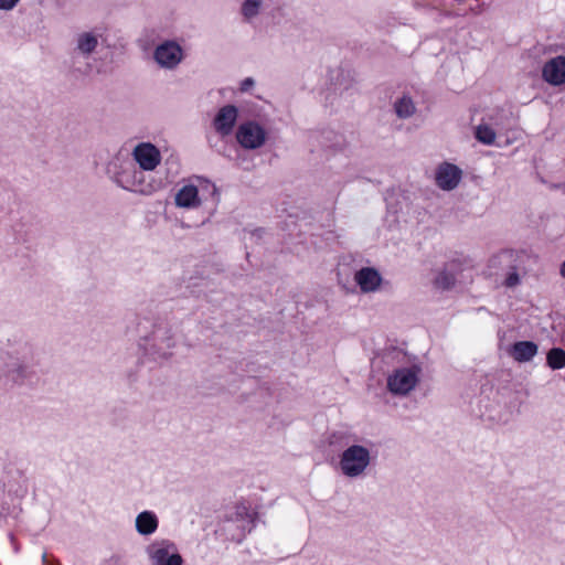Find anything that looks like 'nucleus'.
Masks as SVG:
<instances>
[{
  "mask_svg": "<svg viewBox=\"0 0 565 565\" xmlns=\"http://www.w3.org/2000/svg\"><path fill=\"white\" fill-rule=\"evenodd\" d=\"M455 284L456 276L448 268L440 270L434 279V286L440 290H448L452 288Z\"/></svg>",
  "mask_w": 565,
  "mask_h": 565,
  "instance_id": "412c9836",
  "label": "nucleus"
},
{
  "mask_svg": "<svg viewBox=\"0 0 565 565\" xmlns=\"http://www.w3.org/2000/svg\"><path fill=\"white\" fill-rule=\"evenodd\" d=\"M461 170L448 162L441 163L436 170V184L445 191L454 190L461 180Z\"/></svg>",
  "mask_w": 565,
  "mask_h": 565,
  "instance_id": "9b49d317",
  "label": "nucleus"
},
{
  "mask_svg": "<svg viewBox=\"0 0 565 565\" xmlns=\"http://www.w3.org/2000/svg\"><path fill=\"white\" fill-rule=\"evenodd\" d=\"M420 369L416 365L396 369L387 377V388L394 395H407L419 381Z\"/></svg>",
  "mask_w": 565,
  "mask_h": 565,
  "instance_id": "20e7f679",
  "label": "nucleus"
},
{
  "mask_svg": "<svg viewBox=\"0 0 565 565\" xmlns=\"http://www.w3.org/2000/svg\"><path fill=\"white\" fill-rule=\"evenodd\" d=\"M20 0H0V9L1 10H11L17 6V3Z\"/></svg>",
  "mask_w": 565,
  "mask_h": 565,
  "instance_id": "a878e982",
  "label": "nucleus"
},
{
  "mask_svg": "<svg viewBox=\"0 0 565 565\" xmlns=\"http://www.w3.org/2000/svg\"><path fill=\"white\" fill-rule=\"evenodd\" d=\"M539 351V347L533 341H518L515 342L509 353L510 355L520 363L531 361Z\"/></svg>",
  "mask_w": 565,
  "mask_h": 565,
  "instance_id": "f3484780",
  "label": "nucleus"
},
{
  "mask_svg": "<svg viewBox=\"0 0 565 565\" xmlns=\"http://www.w3.org/2000/svg\"><path fill=\"white\" fill-rule=\"evenodd\" d=\"M236 140L244 149L254 150L265 145L267 132L258 122L248 120L238 126Z\"/></svg>",
  "mask_w": 565,
  "mask_h": 565,
  "instance_id": "39448f33",
  "label": "nucleus"
},
{
  "mask_svg": "<svg viewBox=\"0 0 565 565\" xmlns=\"http://www.w3.org/2000/svg\"><path fill=\"white\" fill-rule=\"evenodd\" d=\"M519 284H520V277L515 270L510 273L504 280V286L508 288H513V287L518 286Z\"/></svg>",
  "mask_w": 565,
  "mask_h": 565,
  "instance_id": "393cba45",
  "label": "nucleus"
},
{
  "mask_svg": "<svg viewBox=\"0 0 565 565\" xmlns=\"http://www.w3.org/2000/svg\"><path fill=\"white\" fill-rule=\"evenodd\" d=\"M265 0H243L241 4V14L246 22H252L257 18L263 8Z\"/></svg>",
  "mask_w": 565,
  "mask_h": 565,
  "instance_id": "aec40b11",
  "label": "nucleus"
},
{
  "mask_svg": "<svg viewBox=\"0 0 565 565\" xmlns=\"http://www.w3.org/2000/svg\"><path fill=\"white\" fill-rule=\"evenodd\" d=\"M174 204L182 209H198L202 202L198 186L194 184L182 185L174 195Z\"/></svg>",
  "mask_w": 565,
  "mask_h": 565,
  "instance_id": "2eb2a0df",
  "label": "nucleus"
},
{
  "mask_svg": "<svg viewBox=\"0 0 565 565\" xmlns=\"http://www.w3.org/2000/svg\"><path fill=\"white\" fill-rule=\"evenodd\" d=\"M372 460L369 448L358 444L350 445L340 455L339 469L348 478H360L366 473Z\"/></svg>",
  "mask_w": 565,
  "mask_h": 565,
  "instance_id": "f03ea898",
  "label": "nucleus"
},
{
  "mask_svg": "<svg viewBox=\"0 0 565 565\" xmlns=\"http://www.w3.org/2000/svg\"><path fill=\"white\" fill-rule=\"evenodd\" d=\"M561 275L563 278H565V260L561 265Z\"/></svg>",
  "mask_w": 565,
  "mask_h": 565,
  "instance_id": "cd10ccee",
  "label": "nucleus"
},
{
  "mask_svg": "<svg viewBox=\"0 0 565 565\" xmlns=\"http://www.w3.org/2000/svg\"><path fill=\"white\" fill-rule=\"evenodd\" d=\"M243 513L245 514V518L242 519L241 527L243 529V532L245 534L246 532H250L252 529L254 527V518L253 514L247 512V509L245 507L239 508L237 510V515H242Z\"/></svg>",
  "mask_w": 565,
  "mask_h": 565,
  "instance_id": "b1692460",
  "label": "nucleus"
},
{
  "mask_svg": "<svg viewBox=\"0 0 565 565\" xmlns=\"http://www.w3.org/2000/svg\"><path fill=\"white\" fill-rule=\"evenodd\" d=\"M544 81L554 86L565 83V56H556L548 60L542 70Z\"/></svg>",
  "mask_w": 565,
  "mask_h": 565,
  "instance_id": "ddd939ff",
  "label": "nucleus"
},
{
  "mask_svg": "<svg viewBox=\"0 0 565 565\" xmlns=\"http://www.w3.org/2000/svg\"><path fill=\"white\" fill-rule=\"evenodd\" d=\"M476 139L483 145H492L495 140L494 130L487 125H479L476 128Z\"/></svg>",
  "mask_w": 565,
  "mask_h": 565,
  "instance_id": "5701e85b",
  "label": "nucleus"
},
{
  "mask_svg": "<svg viewBox=\"0 0 565 565\" xmlns=\"http://www.w3.org/2000/svg\"><path fill=\"white\" fill-rule=\"evenodd\" d=\"M114 181L125 190L143 195H150L160 188L159 183L147 181L143 170L137 169L132 162L122 163Z\"/></svg>",
  "mask_w": 565,
  "mask_h": 565,
  "instance_id": "7ed1b4c3",
  "label": "nucleus"
},
{
  "mask_svg": "<svg viewBox=\"0 0 565 565\" xmlns=\"http://www.w3.org/2000/svg\"><path fill=\"white\" fill-rule=\"evenodd\" d=\"M547 365L553 370H559L565 366V351L561 348H553L546 356Z\"/></svg>",
  "mask_w": 565,
  "mask_h": 565,
  "instance_id": "4be33fe9",
  "label": "nucleus"
},
{
  "mask_svg": "<svg viewBox=\"0 0 565 565\" xmlns=\"http://www.w3.org/2000/svg\"><path fill=\"white\" fill-rule=\"evenodd\" d=\"M24 351L22 360L18 356L10 358V361L6 363L4 375L9 381L15 384H23L33 374L29 363V360L32 358V349L25 347Z\"/></svg>",
  "mask_w": 565,
  "mask_h": 565,
  "instance_id": "6e6552de",
  "label": "nucleus"
},
{
  "mask_svg": "<svg viewBox=\"0 0 565 565\" xmlns=\"http://www.w3.org/2000/svg\"><path fill=\"white\" fill-rule=\"evenodd\" d=\"M132 157L143 171L154 170L161 161L160 151L150 142L137 145L132 151Z\"/></svg>",
  "mask_w": 565,
  "mask_h": 565,
  "instance_id": "9d476101",
  "label": "nucleus"
},
{
  "mask_svg": "<svg viewBox=\"0 0 565 565\" xmlns=\"http://www.w3.org/2000/svg\"><path fill=\"white\" fill-rule=\"evenodd\" d=\"M342 135L332 129L317 130L309 134L308 143L311 151L334 152L342 148Z\"/></svg>",
  "mask_w": 565,
  "mask_h": 565,
  "instance_id": "0eeeda50",
  "label": "nucleus"
},
{
  "mask_svg": "<svg viewBox=\"0 0 565 565\" xmlns=\"http://www.w3.org/2000/svg\"><path fill=\"white\" fill-rule=\"evenodd\" d=\"M354 281L364 294L376 291L382 282V276L373 267H363L354 274Z\"/></svg>",
  "mask_w": 565,
  "mask_h": 565,
  "instance_id": "4468645a",
  "label": "nucleus"
},
{
  "mask_svg": "<svg viewBox=\"0 0 565 565\" xmlns=\"http://www.w3.org/2000/svg\"><path fill=\"white\" fill-rule=\"evenodd\" d=\"M148 554L154 565H182L183 563L175 544L169 540L156 541L150 544Z\"/></svg>",
  "mask_w": 565,
  "mask_h": 565,
  "instance_id": "423d86ee",
  "label": "nucleus"
},
{
  "mask_svg": "<svg viewBox=\"0 0 565 565\" xmlns=\"http://www.w3.org/2000/svg\"><path fill=\"white\" fill-rule=\"evenodd\" d=\"M238 109L234 105H226L220 108L214 120L213 126L217 134L228 136L236 124Z\"/></svg>",
  "mask_w": 565,
  "mask_h": 565,
  "instance_id": "f8f14e48",
  "label": "nucleus"
},
{
  "mask_svg": "<svg viewBox=\"0 0 565 565\" xmlns=\"http://www.w3.org/2000/svg\"><path fill=\"white\" fill-rule=\"evenodd\" d=\"M159 521L152 511H143L136 518V530L141 535H150L158 529Z\"/></svg>",
  "mask_w": 565,
  "mask_h": 565,
  "instance_id": "a211bd4d",
  "label": "nucleus"
},
{
  "mask_svg": "<svg viewBox=\"0 0 565 565\" xmlns=\"http://www.w3.org/2000/svg\"><path fill=\"white\" fill-rule=\"evenodd\" d=\"M394 111L399 119H408L416 113V105L408 95L397 98L394 104Z\"/></svg>",
  "mask_w": 565,
  "mask_h": 565,
  "instance_id": "6ab92c4d",
  "label": "nucleus"
},
{
  "mask_svg": "<svg viewBox=\"0 0 565 565\" xmlns=\"http://www.w3.org/2000/svg\"><path fill=\"white\" fill-rule=\"evenodd\" d=\"M254 84H255L254 79L252 77H247L241 83V90L247 92V90H249L250 87L254 86Z\"/></svg>",
  "mask_w": 565,
  "mask_h": 565,
  "instance_id": "bb28decb",
  "label": "nucleus"
},
{
  "mask_svg": "<svg viewBox=\"0 0 565 565\" xmlns=\"http://www.w3.org/2000/svg\"><path fill=\"white\" fill-rule=\"evenodd\" d=\"M98 46V35L95 32H82L76 35L74 54L88 58Z\"/></svg>",
  "mask_w": 565,
  "mask_h": 565,
  "instance_id": "dca6fc26",
  "label": "nucleus"
},
{
  "mask_svg": "<svg viewBox=\"0 0 565 565\" xmlns=\"http://www.w3.org/2000/svg\"><path fill=\"white\" fill-rule=\"evenodd\" d=\"M183 50L175 41H164L159 44L154 52V61L166 70L175 68L183 61Z\"/></svg>",
  "mask_w": 565,
  "mask_h": 565,
  "instance_id": "1a4fd4ad",
  "label": "nucleus"
},
{
  "mask_svg": "<svg viewBox=\"0 0 565 565\" xmlns=\"http://www.w3.org/2000/svg\"><path fill=\"white\" fill-rule=\"evenodd\" d=\"M177 345L175 334L168 324H156L149 335L145 338V351L154 361H167L173 355Z\"/></svg>",
  "mask_w": 565,
  "mask_h": 565,
  "instance_id": "f257e3e1",
  "label": "nucleus"
}]
</instances>
